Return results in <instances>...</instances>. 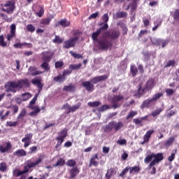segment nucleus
Listing matches in <instances>:
<instances>
[{
    "label": "nucleus",
    "mask_w": 179,
    "mask_h": 179,
    "mask_svg": "<svg viewBox=\"0 0 179 179\" xmlns=\"http://www.w3.org/2000/svg\"><path fill=\"white\" fill-rule=\"evenodd\" d=\"M23 85L29 86V79H21L17 81H8L4 85L6 92L11 93H16L17 89H23Z\"/></svg>",
    "instance_id": "nucleus-1"
},
{
    "label": "nucleus",
    "mask_w": 179,
    "mask_h": 179,
    "mask_svg": "<svg viewBox=\"0 0 179 179\" xmlns=\"http://www.w3.org/2000/svg\"><path fill=\"white\" fill-rule=\"evenodd\" d=\"M153 87H155V80L153 78L148 79L143 88L142 83L138 84L137 90L134 92V97L141 99L143 94L152 90Z\"/></svg>",
    "instance_id": "nucleus-2"
},
{
    "label": "nucleus",
    "mask_w": 179,
    "mask_h": 179,
    "mask_svg": "<svg viewBox=\"0 0 179 179\" xmlns=\"http://www.w3.org/2000/svg\"><path fill=\"white\" fill-rule=\"evenodd\" d=\"M43 162V158L39 157L36 162H33L31 160H28L27 166H24L23 171H15V176L20 177V176H23V174H27V173L29 171V169H33L34 167H36V166H38L40 163Z\"/></svg>",
    "instance_id": "nucleus-3"
},
{
    "label": "nucleus",
    "mask_w": 179,
    "mask_h": 179,
    "mask_svg": "<svg viewBox=\"0 0 179 179\" xmlns=\"http://www.w3.org/2000/svg\"><path fill=\"white\" fill-rule=\"evenodd\" d=\"M80 31L79 30H76L73 32V37L70 38L69 40H66L64 42L63 48H72L75 47L76 41L80 38Z\"/></svg>",
    "instance_id": "nucleus-4"
},
{
    "label": "nucleus",
    "mask_w": 179,
    "mask_h": 179,
    "mask_svg": "<svg viewBox=\"0 0 179 179\" xmlns=\"http://www.w3.org/2000/svg\"><path fill=\"white\" fill-rule=\"evenodd\" d=\"M95 45L98 50L102 51H107V50H111L113 48V42L108 40L107 38L104 37L102 39H99Z\"/></svg>",
    "instance_id": "nucleus-5"
},
{
    "label": "nucleus",
    "mask_w": 179,
    "mask_h": 179,
    "mask_svg": "<svg viewBox=\"0 0 179 179\" xmlns=\"http://www.w3.org/2000/svg\"><path fill=\"white\" fill-rule=\"evenodd\" d=\"M120 30L118 29H111L110 31H106L103 34V37L106 38H110V40H117L120 37Z\"/></svg>",
    "instance_id": "nucleus-6"
},
{
    "label": "nucleus",
    "mask_w": 179,
    "mask_h": 179,
    "mask_svg": "<svg viewBox=\"0 0 179 179\" xmlns=\"http://www.w3.org/2000/svg\"><path fill=\"white\" fill-rule=\"evenodd\" d=\"M124 99V95H113L111 98L110 103L112 104V108H118L119 107H121V104L120 103V101Z\"/></svg>",
    "instance_id": "nucleus-7"
},
{
    "label": "nucleus",
    "mask_w": 179,
    "mask_h": 179,
    "mask_svg": "<svg viewBox=\"0 0 179 179\" xmlns=\"http://www.w3.org/2000/svg\"><path fill=\"white\" fill-rule=\"evenodd\" d=\"M163 159H164V157L163 156V152H159L157 154L154 153V159L150 163L148 167V170H150L151 167H153L158 163H160V162H162Z\"/></svg>",
    "instance_id": "nucleus-8"
},
{
    "label": "nucleus",
    "mask_w": 179,
    "mask_h": 179,
    "mask_svg": "<svg viewBox=\"0 0 179 179\" xmlns=\"http://www.w3.org/2000/svg\"><path fill=\"white\" fill-rule=\"evenodd\" d=\"M108 29V24L107 23H105L102 27H101L99 29H96V31L94 32L92 34V38L94 41L99 42L100 40L97 38L99 36H100V33L103 31V30H107Z\"/></svg>",
    "instance_id": "nucleus-9"
},
{
    "label": "nucleus",
    "mask_w": 179,
    "mask_h": 179,
    "mask_svg": "<svg viewBox=\"0 0 179 179\" xmlns=\"http://www.w3.org/2000/svg\"><path fill=\"white\" fill-rule=\"evenodd\" d=\"M15 9V3L12 1H8L2 6V10L6 13H13Z\"/></svg>",
    "instance_id": "nucleus-10"
},
{
    "label": "nucleus",
    "mask_w": 179,
    "mask_h": 179,
    "mask_svg": "<svg viewBox=\"0 0 179 179\" xmlns=\"http://www.w3.org/2000/svg\"><path fill=\"white\" fill-rule=\"evenodd\" d=\"M12 150V143L6 142L3 145H0V152L1 153H9Z\"/></svg>",
    "instance_id": "nucleus-11"
},
{
    "label": "nucleus",
    "mask_w": 179,
    "mask_h": 179,
    "mask_svg": "<svg viewBox=\"0 0 179 179\" xmlns=\"http://www.w3.org/2000/svg\"><path fill=\"white\" fill-rule=\"evenodd\" d=\"M155 106V102L152 99H147L144 100L142 104L140 106V108L143 110V108H150V107Z\"/></svg>",
    "instance_id": "nucleus-12"
},
{
    "label": "nucleus",
    "mask_w": 179,
    "mask_h": 179,
    "mask_svg": "<svg viewBox=\"0 0 179 179\" xmlns=\"http://www.w3.org/2000/svg\"><path fill=\"white\" fill-rule=\"evenodd\" d=\"M33 138V134L29 133L25 135L24 138H22V142H23L24 148H28V146H30V144L31 143V138Z\"/></svg>",
    "instance_id": "nucleus-13"
},
{
    "label": "nucleus",
    "mask_w": 179,
    "mask_h": 179,
    "mask_svg": "<svg viewBox=\"0 0 179 179\" xmlns=\"http://www.w3.org/2000/svg\"><path fill=\"white\" fill-rule=\"evenodd\" d=\"M81 86L85 87L87 92H93L94 90V85L92 81H84L81 83Z\"/></svg>",
    "instance_id": "nucleus-14"
},
{
    "label": "nucleus",
    "mask_w": 179,
    "mask_h": 179,
    "mask_svg": "<svg viewBox=\"0 0 179 179\" xmlns=\"http://www.w3.org/2000/svg\"><path fill=\"white\" fill-rule=\"evenodd\" d=\"M108 78V75H103V76H96L92 78L91 80V82L92 85H97L99 82H103L104 80H106V79Z\"/></svg>",
    "instance_id": "nucleus-15"
},
{
    "label": "nucleus",
    "mask_w": 179,
    "mask_h": 179,
    "mask_svg": "<svg viewBox=\"0 0 179 179\" xmlns=\"http://www.w3.org/2000/svg\"><path fill=\"white\" fill-rule=\"evenodd\" d=\"M80 173V170L78 166L73 167L71 169L69 170L70 176L69 179H76V176Z\"/></svg>",
    "instance_id": "nucleus-16"
},
{
    "label": "nucleus",
    "mask_w": 179,
    "mask_h": 179,
    "mask_svg": "<svg viewBox=\"0 0 179 179\" xmlns=\"http://www.w3.org/2000/svg\"><path fill=\"white\" fill-rule=\"evenodd\" d=\"M32 85L37 86L38 89V93L43 90V84H41V78H34L31 80Z\"/></svg>",
    "instance_id": "nucleus-17"
},
{
    "label": "nucleus",
    "mask_w": 179,
    "mask_h": 179,
    "mask_svg": "<svg viewBox=\"0 0 179 179\" xmlns=\"http://www.w3.org/2000/svg\"><path fill=\"white\" fill-rule=\"evenodd\" d=\"M96 159H99V156L97 154H95L92 156L91 159H90V163H89V167H92V166H94V167H97L99 166V162Z\"/></svg>",
    "instance_id": "nucleus-18"
},
{
    "label": "nucleus",
    "mask_w": 179,
    "mask_h": 179,
    "mask_svg": "<svg viewBox=\"0 0 179 179\" xmlns=\"http://www.w3.org/2000/svg\"><path fill=\"white\" fill-rule=\"evenodd\" d=\"M155 134V130H148L143 136V141L141 143V145L148 143V142H149V139H150V136H152V134Z\"/></svg>",
    "instance_id": "nucleus-19"
},
{
    "label": "nucleus",
    "mask_w": 179,
    "mask_h": 179,
    "mask_svg": "<svg viewBox=\"0 0 179 179\" xmlns=\"http://www.w3.org/2000/svg\"><path fill=\"white\" fill-rule=\"evenodd\" d=\"M112 124L113 125V129L115 132H118L120 129H122L124 127V123L122 122H115V121H112Z\"/></svg>",
    "instance_id": "nucleus-20"
},
{
    "label": "nucleus",
    "mask_w": 179,
    "mask_h": 179,
    "mask_svg": "<svg viewBox=\"0 0 179 179\" xmlns=\"http://www.w3.org/2000/svg\"><path fill=\"white\" fill-rule=\"evenodd\" d=\"M64 92H69L70 93H74V92H76V86L73 84H70L69 85H64L63 87Z\"/></svg>",
    "instance_id": "nucleus-21"
},
{
    "label": "nucleus",
    "mask_w": 179,
    "mask_h": 179,
    "mask_svg": "<svg viewBox=\"0 0 179 179\" xmlns=\"http://www.w3.org/2000/svg\"><path fill=\"white\" fill-rule=\"evenodd\" d=\"M29 75H31V76H36L37 75H41V73H43V71H37V67L36 66H31L29 69Z\"/></svg>",
    "instance_id": "nucleus-22"
},
{
    "label": "nucleus",
    "mask_w": 179,
    "mask_h": 179,
    "mask_svg": "<svg viewBox=\"0 0 179 179\" xmlns=\"http://www.w3.org/2000/svg\"><path fill=\"white\" fill-rule=\"evenodd\" d=\"M66 80V77H64L63 74H59L53 78V80L57 83H64Z\"/></svg>",
    "instance_id": "nucleus-23"
},
{
    "label": "nucleus",
    "mask_w": 179,
    "mask_h": 179,
    "mask_svg": "<svg viewBox=\"0 0 179 179\" xmlns=\"http://www.w3.org/2000/svg\"><path fill=\"white\" fill-rule=\"evenodd\" d=\"M27 154L26 151L23 149L17 150L13 152V156H17V157H23L26 156Z\"/></svg>",
    "instance_id": "nucleus-24"
},
{
    "label": "nucleus",
    "mask_w": 179,
    "mask_h": 179,
    "mask_svg": "<svg viewBox=\"0 0 179 179\" xmlns=\"http://www.w3.org/2000/svg\"><path fill=\"white\" fill-rule=\"evenodd\" d=\"M38 97V94H36L34 98L29 102L27 108H30L31 110H34V104H36V101H37V98Z\"/></svg>",
    "instance_id": "nucleus-25"
},
{
    "label": "nucleus",
    "mask_w": 179,
    "mask_h": 179,
    "mask_svg": "<svg viewBox=\"0 0 179 179\" xmlns=\"http://www.w3.org/2000/svg\"><path fill=\"white\" fill-rule=\"evenodd\" d=\"M80 106H82V103L78 102L76 105L71 106L70 110L67 111V114H69V113H75V111L80 108Z\"/></svg>",
    "instance_id": "nucleus-26"
},
{
    "label": "nucleus",
    "mask_w": 179,
    "mask_h": 179,
    "mask_svg": "<svg viewBox=\"0 0 179 179\" xmlns=\"http://www.w3.org/2000/svg\"><path fill=\"white\" fill-rule=\"evenodd\" d=\"M128 14L124 11H120L116 13V14L113 15L114 19H120L121 17H127Z\"/></svg>",
    "instance_id": "nucleus-27"
},
{
    "label": "nucleus",
    "mask_w": 179,
    "mask_h": 179,
    "mask_svg": "<svg viewBox=\"0 0 179 179\" xmlns=\"http://www.w3.org/2000/svg\"><path fill=\"white\" fill-rule=\"evenodd\" d=\"M58 135L59 136H57V138H61V139L65 140L66 136L68 135V131L66 130V129H64L58 132Z\"/></svg>",
    "instance_id": "nucleus-28"
},
{
    "label": "nucleus",
    "mask_w": 179,
    "mask_h": 179,
    "mask_svg": "<svg viewBox=\"0 0 179 179\" xmlns=\"http://www.w3.org/2000/svg\"><path fill=\"white\" fill-rule=\"evenodd\" d=\"M62 166H65V159L59 158L53 165V167H62Z\"/></svg>",
    "instance_id": "nucleus-29"
},
{
    "label": "nucleus",
    "mask_w": 179,
    "mask_h": 179,
    "mask_svg": "<svg viewBox=\"0 0 179 179\" xmlns=\"http://www.w3.org/2000/svg\"><path fill=\"white\" fill-rule=\"evenodd\" d=\"M114 129L113 125V121L109 122L106 126L103 127L104 132H111Z\"/></svg>",
    "instance_id": "nucleus-30"
},
{
    "label": "nucleus",
    "mask_w": 179,
    "mask_h": 179,
    "mask_svg": "<svg viewBox=\"0 0 179 179\" xmlns=\"http://www.w3.org/2000/svg\"><path fill=\"white\" fill-rule=\"evenodd\" d=\"M33 111H31V113H29V115H31V117H36L37 115V114L38 113H40V111H41V110L40 109V108L37 106H35L34 108Z\"/></svg>",
    "instance_id": "nucleus-31"
},
{
    "label": "nucleus",
    "mask_w": 179,
    "mask_h": 179,
    "mask_svg": "<svg viewBox=\"0 0 179 179\" xmlns=\"http://www.w3.org/2000/svg\"><path fill=\"white\" fill-rule=\"evenodd\" d=\"M130 72L133 78H135V76L138 74V68L135 65L130 66Z\"/></svg>",
    "instance_id": "nucleus-32"
},
{
    "label": "nucleus",
    "mask_w": 179,
    "mask_h": 179,
    "mask_svg": "<svg viewBox=\"0 0 179 179\" xmlns=\"http://www.w3.org/2000/svg\"><path fill=\"white\" fill-rule=\"evenodd\" d=\"M129 173L132 174V173H139L141 171V168L138 166L129 167Z\"/></svg>",
    "instance_id": "nucleus-33"
},
{
    "label": "nucleus",
    "mask_w": 179,
    "mask_h": 179,
    "mask_svg": "<svg viewBox=\"0 0 179 179\" xmlns=\"http://www.w3.org/2000/svg\"><path fill=\"white\" fill-rule=\"evenodd\" d=\"M22 101H27L29 99H31V94L29 92L24 93L21 95Z\"/></svg>",
    "instance_id": "nucleus-34"
},
{
    "label": "nucleus",
    "mask_w": 179,
    "mask_h": 179,
    "mask_svg": "<svg viewBox=\"0 0 179 179\" xmlns=\"http://www.w3.org/2000/svg\"><path fill=\"white\" fill-rule=\"evenodd\" d=\"M155 158L154 153H152L151 155H147L145 158L144 159V163L146 164H149L150 162H152V159Z\"/></svg>",
    "instance_id": "nucleus-35"
},
{
    "label": "nucleus",
    "mask_w": 179,
    "mask_h": 179,
    "mask_svg": "<svg viewBox=\"0 0 179 179\" xmlns=\"http://www.w3.org/2000/svg\"><path fill=\"white\" fill-rule=\"evenodd\" d=\"M87 106H89V107H92V108L99 107V106H101V102L99 101L88 102Z\"/></svg>",
    "instance_id": "nucleus-36"
},
{
    "label": "nucleus",
    "mask_w": 179,
    "mask_h": 179,
    "mask_svg": "<svg viewBox=\"0 0 179 179\" xmlns=\"http://www.w3.org/2000/svg\"><path fill=\"white\" fill-rule=\"evenodd\" d=\"M82 67V64H71L69 66V69L72 71H76V69H80V68Z\"/></svg>",
    "instance_id": "nucleus-37"
},
{
    "label": "nucleus",
    "mask_w": 179,
    "mask_h": 179,
    "mask_svg": "<svg viewBox=\"0 0 179 179\" xmlns=\"http://www.w3.org/2000/svg\"><path fill=\"white\" fill-rule=\"evenodd\" d=\"M138 115V112L131 110L130 111L126 117V120H132L135 115Z\"/></svg>",
    "instance_id": "nucleus-38"
},
{
    "label": "nucleus",
    "mask_w": 179,
    "mask_h": 179,
    "mask_svg": "<svg viewBox=\"0 0 179 179\" xmlns=\"http://www.w3.org/2000/svg\"><path fill=\"white\" fill-rule=\"evenodd\" d=\"M3 111L4 110L0 111V117H1V121H5V120H6V117H8V115H9V114H10V111L7 110L6 113L3 115H2L3 114Z\"/></svg>",
    "instance_id": "nucleus-39"
},
{
    "label": "nucleus",
    "mask_w": 179,
    "mask_h": 179,
    "mask_svg": "<svg viewBox=\"0 0 179 179\" xmlns=\"http://www.w3.org/2000/svg\"><path fill=\"white\" fill-rule=\"evenodd\" d=\"M8 45V43L5 42V38L3 35L0 36V47L5 48Z\"/></svg>",
    "instance_id": "nucleus-40"
},
{
    "label": "nucleus",
    "mask_w": 179,
    "mask_h": 179,
    "mask_svg": "<svg viewBox=\"0 0 179 179\" xmlns=\"http://www.w3.org/2000/svg\"><path fill=\"white\" fill-rule=\"evenodd\" d=\"M55 44H61V43H64V39L61 38L59 36H55V39L52 41Z\"/></svg>",
    "instance_id": "nucleus-41"
},
{
    "label": "nucleus",
    "mask_w": 179,
    "mask_h": 179,
    "mask_svg": "<svg viewBox=\"0 0 179 179\" xmlns=\"http://www.w3.org/2000/svg\"><path fill=\"white\" fill-rule=\"evenodd\" d=\"M66 164L68 167H75V166H76V162L73 159H69Z\"/></svg>",
    "instance_id": "nucleus-42"
},
{
    "label": "nucleus",
    "mask_w": 179,
    "mask_h": 179,
    "mask_svg": "<svg viewBox=\"0 0 179 179\" xmlns=\"http://www.w3.org/2000/svg\"><path fill=\"white\" fill-rule=\"evenodd\" d=\"M163 96V93L162 92H158L155 94L153 95L152 98L151 99L152 101H156V100H158V99H160V97Z\"/></svg>",
    "instance_id": "nucleus-43"
},
{
    "label": "nucleus",
    "mask_w": 179,
    "mask_h": 179,
    "mask_svg": "<svg viewBox=\"0 0 179 179\" xmlns=\"http://www.w3.org/2000/svg\"><path fill=\"white\" fill-rule=\"evenodd\" d=\"M56 141H57V143L56 145L55 146V149H57L59 146H61V145H62V143H64V141L65 140H64V138H61L59 137H56Z\"/></svg>",
    "instance_id": "nucleus-44"
},
{
    "label": "nucleus",
    "mask_w": 179,
    "mask_h": 179,
    "mask_svg": "<svg viewBox=\"0 0 179 179\" xmlns=\"http://www.w3.org/2000/svg\"><path fill=\"white\" fill-rule=\"evenodd\" d=\"M8 169V166H6V162L0 163V171L1 173H5V171Z\"/></svg>",
    "instance_id": "nucleus-45"
},
{
    "label": "nucleus",
    "mask_w": 179,
    "mask_h": 179,
    "mask_svg": "<svg viewBox=\"0 0 179 179\" xmlns=\"http://www.w3.org/2000/svg\"><path fill=\"white\" fill-rule=\"evenodd\" d=\"M177 154V149L173 151L171 155L168 157V161L173 162L176 159V155Z\"/></svg>",
    "instance_id": "nucleus-46"
},
{
    "label": "nucleus",
    "mask_w": 179,
    "mask_h": 179,
    "mask_svg": "<svg viewBox=\"0 0 179 179\" xmlns=\"http://www.w3.org/2000/svg\"><path fill=\"white\" fill-rule=\"evenodd\" d=\"M55 66L56 69H61L64 66V62L62 61H57L55 63Z\"/></svg>",
    "instance_id": "nucleus-47"
},
{
    "label": "nucleus",
    "mask_w": 179,
    "mask_h": 179,
    "mask_svg": "<svg viewBox=\"0 0 179 179\" xmlns=\"http://www.w3.org/2000/svg\"><path fill=\"white\" fill-rule=\"evenodd\" d=\"M27 31H29L30 33H34L36 31V27L33 26V24H29L27 26Z\"/></svg>",
    "instance_id": "nucleus-48"
},
{
    "label": "nucleus",
    "mask_w": 179,
    "mask_h": 179,
    "mask_svg": "<svg viewBox=\"0 0 179 179\" xmlns=\"http://www.w3.org/2000/svg\"><path fill=\"white\" fill-rule=\"evenodd\" d=\"M129 8L131 9V10H135V9H136V1H133L126 9L128 10Z\"/></svg>",
    "instance_id": "nucleus-49"
},
{
    "label": "nucleus",
    "mask_w": 179,
    "mask_h": 179,
    "mask_svg": "<svg viewBox=\"0 0 179 179\" xmlns=\"http://www.w3.org/2000/svg\"><path fill=\"white\" fill-rule=\"evenodd\" d=\"M0 17H1V19H3V20H5V22H12V18L8 17V16L3 13H0Z\"/></svg>",
    "instance_id": "nucleus-50"
},
{
    "label": "nucleus",
    "mask_w": 179,
    "mask_h": 179,
    "mask_svg": "<svg viewBox=\"0 0 179 179\" xmlns=\"http://www.w3.org/2000/svg\"><path fill=\"white\" fill-rule=\"evenodd\" d=\"M162 111H163V110L161 108H159L158 109H156L154 112H152L151 113V115L152 117H157V115H159V114H160Z\"/></svg>",
    "instance_id": "nucleus-51"
},
{
    "label": "nucleus",
    "mask_w": 179,
    "mask_h": 179,
    "mask_svg": "<svg viewBox=\"0 0 179 179\" xmlns=\"http://www.w3.org/2000/svg\"><path fill=\"white\" fill-rule=\"evenodd\" d=\"M41 68L45 69V71H50V65L47 62H44L41 65Z\"/></svg>",
    "instance_id": "nucleus-52"
},
{
    "label": "nucleus",
    "mask_w": 179,
    "mask_h": 179,
    "mask_svg": "<svg viewBox=\"0 0 179 179\" xmlns=\"http://www.w3.org/2000/svg\"><path fill=\"white\" fill-rule=\"evenodd\" d=\"M70 54L74 57L75 58H76L77 59H80L83 58V56H82V55L80 54H78V53H75L73 51H70Z\"/></svg>",
    "instance_id": "nucleus-53"
},
{
    "label": "nucleus",
    "mask_w": 179,
    "mask_h": 179,
    "mask_svg": "<svg viewBox=\"0 0 179 179\" xmlns=\"http://www.w3.org/2000/svg\"><path fill=\"white\" fill-rule=\"evenodd\" d=\"M19 123L17 122L8 121L6 123V127H16Z\"/></svg>",
    "instance_id": "nucleus-54"
},
{
    "label": "nucleus",
    "mask_w": 179,
    "mask_h": 179,
    "mask_svg": "<svg viewBox=\"0 0 179 179\" xmlns=\"http://www.w3.org/2000/svg\"><path fill=\"white\" fill-rule=\"evenodd\" d=\"M176 65V60H169L166 62L165 68H169L170 66H174Z\"/></svg>",
    "instance_id": "nucleus-55"
},
{
    "label": "nucleus",
    "mask_w": 179,
    "mask_h": 179,
    "mask_svg": "<svg viewBox=\"0 0 179 179\" xmlns=\"http://www.w3.org/2000/svg\"><path fill=\"white\" fill-rule=\"evenodd\" d=\"M110 108H111V107H110V106L103 105L99 108V111L103 113V111H106V110H110Z\"/></svg>",
    "instance_id": "nucleus-56"
},
{
    "label": "nucleus",
    "mask_w": 179,
    "mask_h": 179,
    "mask_svg": "<svg viewBox=\"0 0 179 179\" xmlns=\"http://www.w3.org/2000/svg\"><path fill=\"white\" fill-rule=\"evenodd\" d=\"M55 15H51L48 16V17L45 20V23H50L54 20Z\"/></svg>",
    "instance_id": "nucleus-57"
},
{
    "label": "nucleus",
    "mask_w": 179,
    "mask_h": 179,
    "mask_svg": "<svg viewBox=\"0 0 179 179\" xmlns=\"http://www.w3.org/2000/svg\"><path fill=\"white\" fill-rule=\"evenodd\" d=\"M174 142V137H170L165 143V146H170Z\"/></svg>",
    "instance_id": "nucleus-58"
},
{
    "label": "nucleus",
    "mask_w": 179,
    "mask_h": 179,
    "mask_svg": "<svg viewBox=\"0 0 179 179\" xmlns=\"http://www.w3.org/2000/svg\"><path fill=\"white\" fill-rule=\"evenodd\" d=\"M15 37H16V34L10 32V34L7 35V41H11L12 38H15Z\"/></svg>",
    "instance_id": "nucleus-59"
},
{
    "label": "nucleus",
    "mask_w": 179,
    "mask_h": 179,
    "mask_svg": "<svg viewBox=\"0 0 179 179\" xmlns=\"http://www.w3.org/2000/svg\"><path fill=\"white\" fill-rule=\"evenodd\" d=\"M26 115V109H22L20 114L17 116V120H20V118H23Z\"/></svg>",
    "instance_id": "nucleus-60"
},
{
    "label": "nucleus",
    "mask_w": 179,
    "mask_h": 179,
    "mask_svg": "<svg viewBox=\"0 0 179 179\" xmlns=\"http://www.w3.org/2000/svg\"><path fill=\"white\" fill-rule=\"evenodd\" d=\"M71 73H72V70H71V69L64 70L62 75L64 78H66V76H68L69 75H71Z\"/></svg>",
    "instance_id": "nucleus-61"
},
{
    "label": "nucleus",
    "mask_w": 179,
    "mask_h": 179,
    "mask_svg": "<svg viewBox=\"0 0 179 179\" xmlns=\"http://www.w3.org/2000/svg\"><path fill=\"white\" fill-rule=\"evenodd\" d=\"M42 59L45 61V62H50V61H51V55H44Z\"/></svg>",
    "instance_id": "nucleus-62"
},
{
    "label": "nucleus",
    "mask_w": 179,
    "mask_h": 179,
    "mask_svg": "<svg viewBox=\"0 0 179 179\" xmlns=\"http://www.w3.org/2000/svg\"><path fill=\"white\" fill-rule=\"evenodd\" d=\"M173 19L179 20V9L176 10L173 14Z\"/></svg>",
    "instance_id": "nucleus-63"
},
{
    "label": "nucleus",
    "mask_w": 179,
    "mask_h": 179,
    "mask_svg": "<svg viewBox=\"0 0 179 179\" xmlns=\"http://www.w3.org/2000/svg\"><path fill=\"white\" fill-rule=\"evenodd\" d=\"M165 92L166 93V96H171V94H174V90H173V89H166L165 90Z\"/></svg>",
    "instance_id": "nucleus-64"
}]
</instances>
